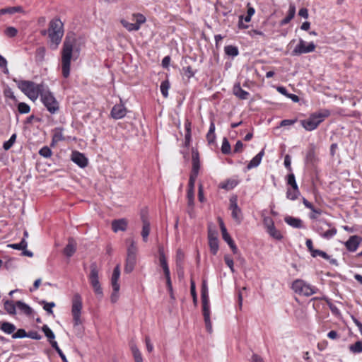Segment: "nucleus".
<instances>
[{
    "instance_id": "nucleus-1",
    "label": "nucleus",
    "mask_w": 362,
    "mask_h": 362,
    "mask_svg": "<svg viewBox=\"0 0 362 362\" xmlns=\"http://www.w3.org/2000/svg\"><path fill=\"white\" fill-rule=\"evenodd\" d=\"M76 41L74 35H67L63 43L62 49V76L66 78L70 75L71 60Z\"/></svg>"
},
{
    "instance_id": "nucleus-2",
    "label": "nucleus",
    "mask_w": 362,
    "mask_h": 362,
    "mask_svg": "<svg viewBox=\"0 0 362 362\" xmlns=\"http://www.w3.org/2000/svg\"><path fill=\"white\" fill-rule=\"evenodd\" d=\"M18 88L30 100L35 102L40 95L45 89L44 84L36 83L29 80H15Z\"/></svg>"
},
{
    "instance_id": "nucleus-3",
    "label": "nucleus",
    "mask_w": 362,
    "mask_h": 362,
    "mask_svg": "<svg viewBox=\"0 0 362 362\" xmlns=\"http://www.w3.org/2000/svg\"><path fill=\"white\" fill-rule=\"evenodd\" d=\"M329 115V110H322L320 112L312 114L308 119L301 120L300 123L307 131H313L317 129L320 124Z\"/></svg>"
},
{
    "instance_id": "nucleus-4",
    "label": "nucleus",
    "mask_w": 362,
    "mask_h": 362,
    "mask_svg": "<svg viewBox=\"0 0 362 362\" xmlns=\"http://www.w3.org/2000/svg\"><path fill=\"white\" fill-rule=\"evenodd\" d=\"M48 34L51 41L58 45L64 35V24L59 18L52 19L49 24Z\"/></svg>"
},
{
    "instance_id": "nucleus-5",
    "label": "nucleus",
    "mask_w": 362,
    "mask_h": 362,
    "mask_svg": "<svg viewBox=\"0 0 362 362\" xmlns=\"http://www.w3.org/2000/svg\"><path fill=\"white\" fill-rule=\"evenodd\" d=\"M40 97L42 104L51 114H56L59 110V103L48 88L43 90Z\"/></svg>"
},
{
    "instance_id": "nucleus-6",
    "label": "nucleus",
    "mask_w": 362,
    "mask_h": 362,
    "mask_svg": "<svg viewBox=\"0 0 362 362\" xmlns=\"http://www.w3.org/2000/svg\"><path fill=\"white\" fill-rule=\"evenodd\" d=\"M99 271L100 269L97 264L95 262L91 263L90 265L88 280L95 295L99 298H102L103 296V291L99 281Z\"/></svg>"
},
{
    "instance_id": "nucleus-7",
    "label": "nucleus",
    "mask_w": 362,
    "mask_h": 362,
    "mask_svg": "<svg viewBox=\"0 0 362 362\" xmlns=\"http://www.w3.org/2000/svg\"><path fill=\"white\" fill-rule=\"evenodd\" d=\"M82 307L81 296L76 293L73 296L71 305V314L75 328H78L82 325L83 322L81 317Z\"/></svg>"
},
{
    "instance_id": "nucleus-8",
    "label": "nucleus",
    "mask_w": 362,
    "mask_h": 362,
    "mask_svg": "<svg viewBox=\"0 0 362 362\" xmlns=\"http://www.w3.org/2000/svg\"><path fill=\"white\" fill-rule=\"evenodd\" d=\"M292 289L299 295L310 296L316 293L317 288L302 279H296L292 284Z\"/></svg>"
},
{
    "instance_id": "nucleus-9",
    "label": "nucleus",
    "mask_w": 362,
    "mask_h": 362,
    "mask_svg": "<svg viewBox=\"0 0 362 362\" xmlns=\"http://www.w3.org/2000/svg\"><path fill=\"white\" fill-rule=\"evenodd\" d=\"M129 245L127 248V256L124 267V272L130 273L133 271L136 263L137 247L133 240H129Z\"/></svg>"
},
{
    "instance_id": "nucleus-10",
    "label": "nucleus",
    "mask_w": 362,
    "mask_h": 362,
    "mask_svg": "<svg viewBox=\"0 0 362 362\" xmlns=\"http://www.w3.org/2000/svg\"><path fill=\"white\" fill-rule=\"evenodd\" d=\"M315 230L324 238L330 239L337 234V229L323 219H320L315 225Z\"/></svg>"
},
{
    "instance_id": "nucleus-11",
    "label": "nucleus",
    "mask_w": 362,
    "mask_h": 362,
    "mask_svg": "<svg viewBox=\"0 0 362 362\" xmlns=\"http://www.w3.org/2000/svg\"><path fill=\"white\" fill-rule=\"evenodd\" d=\"M133 20L135 23H129L124 19H121L120 23L129 32L137 31L140 29L141 25L146 21V17L139 13H133Z\"/></svg>"
},
{
    "instance_id": "nucleus-12",
    "label": "nucleus",
    "mask_w": 362,
    "mask_h": 362,
    "mask_svg": "<svg viewBox=\"0 0 362 362\" xmlns=\"http://www.w3.org/2000/svg\"><path fill=\"white\" fill-rule=\"evenodd\" d=\"M315 48L316 46L313 42L308 43L305 40L300 39L298 44L292 51V54L294 56H299L303 54L310 53L314 52Z\"/></svg>"
},
{
    "instance_id": "nucleus-13",
    "label": "nucleus",
    "mask_w": 362,
    "mask_h": 362,
    "mask_svg": "<svg viewBox=\"0 0 362 362\" xmlns=\"http://www.w3.org/2000/svg\"><path fill=\"white\" fill-rule=\"evenodd\" d=\"M230 209L231 210V216L233 218L240 223L242 221L241 210L238 207L236 198H231L230 199Z\"/></svg>"
},
{
    "instance_id": "nucleus-14",
    "label": "nucleus",
    "mask_w": 362,
    "mask_h": 362,
    "mask_svg": "<svg viewBox=\"0 0 362 362\" xmlns=\"http://www.w3.org/2000/svg\"><path fill=\"white\" fill-rule=\"evenodd\" d=\"M127 108L124 107L123 104H116L112 108L110 115L113 119H119L124 117L127 114Z\"/></svg>"
},
{
    "instance_id": "nucleus-15",
    "label": "nucleus",
    "mask_w": 362,
    "mask_h": 362,
    "mask_svg": "<svg viewBox=\"0 0 362 362\" xmlns=\"http://www.w3.org/2000/svg\"><path fill=\"white\" fill-rule=\"evenodd\" d=\"M362 241V238L358 235H352L349 238V239L345 243V246L346 249L350 252H355L361 242Z\"/></svg>"
},
{
    "instance_id": "nucleus-16",
    "label": "nucleus",
    "mask_w": 362,
    "mask_h": 362,
    "mask_svg": "<svg viewBox=\"0 0 362 362\" xmlns=\"http://www.w3.org/2000/svg\"><path fill=\"white\" fill-rule=\"evenodd\" d=\"M128 222L125 218L114 220L112 222V229L115 233L118 231H125L127 228Z\"/></svg>"
},
{
    "instance_id": "nucleus-17",
    "label": "nucleus",
    "mask_w": 362,
    "mask_h": 362,
    "mask_svg": "<svg viewBox=\"0 0 362 362\" xmlns=\"http://www.w3.org/2000/svg\"><path fill=\"white\" fill-rule=\"evenodd\" d=\"M185 147L189 148L192 141V122L189 119L185 121Z\"/></svg>"
},
{
    "instance_id": "nucleus-18",
    "label": "nucleus",
    "mask_w": 362,
    "mask_h": 362,
    "mask_svg": "<svg viewBox=\"0 0 362 362\" xmlns=\"http://www.w3.org/2000/svg\"><path fill=\"white\" fill-rule=\"evenodd\" d=\"M201 168L199 160H193L192 171L189 176V182L195 183L196 179L199 175Z\"/></svg>"
},
{
    "instance_id": "nucleus-19",
    "label": "nucleus",
    "mask_w": 362,
    "mask_h": 362,
    "mask_svg": "<svg viewBox=\"0 0 362 362\" xmlns=\"http://www.w3.org/2000/svg\"><path fill=\"white\" fill-rule=\"evenodd\" d=\"M201 168L199 160H193L192 171L189 176V182L195 183L196 179L199 175Z\"/></svg>"
},
{
    "instance_id": "nucleus-20",
    "label": "nucleus",
    "mask_w": 362,
    "mask_h": 362,
    "mask_svg": "<svg viewBox=\"0 0 362 362\" xmlns=\"http://www.w3.org/2000/svg\"><path fill=\"white\" fill-rule=\"evenodd\" d=\"M120 276V269L119 266L117 265L115 267L112 277H111V285L112 287V290L117 291L118 288H120L119 284L118 283L119 279Z\"/></svg>"
},
{
    "instance_id": "nucleus-21",
    "label": "nucleus",
    "mask_w": 362,
    "mask_h": 362,
    "mask_svg": "<svg viewBox=\"0 0 362 362\" xmlns=\"http://www.w3.org/2000/svg\"><path fill=\"white\" fill-rule=\"evenodd\" d=\"M239 183V181L235 178H230L227 180L222 182L219 184L218 187L225 190L229 191L235 187Z\"/></svg>"
},
{
    "instance_id": "nucleus-22",
    "label": "nucleus",
    "mask_w": 362,
    "mask_h": 362,
    "mask_svg": "<svg viewBox=\"0 0 362 362\" xmlns=\"http://www.w3.org/2000/svg\"><path fill=\"white\" fill-rule=\"evenodd\" d=\"M141 221L143 223L142 230H141V236L143 238V240L144 242H146L148 240V236L150 233V222L148 221V219L144 216H141Z\"/></svg>"
},
{
    "instance_id": "nucleus-23",
    "label": "nucleus",
    "mask_w": 362,
    "mask_h": 362,
    "mask_svg": "<svg viewBox=\"0 0 362 362\" xmlns=\"http://www.w3.org/2000/svg\"><path fill=\"white\" fill-rule=\"evenodd\" d=\"M202 310L209 309V300L208 296V288L205 281L203 282L202 288Z\"/></svg>"
},
{
    "instance_id": "nucleus-24",
    "label": "nucleus",
    "mask_w": 362,
    "mask_h": 362,
    "mask_svg": "<svg viewBox=\"0 0 362 362\" xmlns=\"http://www.w3.org/2000/svg\"><path fill=\"white\" fill-rule=\"evenodd\" d=\"M209 244L210 250L213 255H216L218 250V241L216 235L209 233Z\"/></svg>"
},
{
    "instance_id": "nucleus-25",
    "label": "nucleus",
    "mask_w": 362,
    "mask_h": 362,
    "mask_svg": "<svg viewBox=\"0 0 362 362\" xmlns=\"http://www.w3.org/2000/svg\"><path fill=\"white\" fill-rule=\"evenodd\" d=\"M312 257H316L317 256H320L322 257L323 259L327 260L329 262L330 264L334 265H337V260L336 259L332 258L329 255H328L325 252L320 250H315V251H313V253L311 255Z\"/></svg>"
},
{
    "instance_id": "nucleus-26",
    "label": "nucleus",
    "mask_w": 362,
    "mask_h": 362,
    "mask_svg": "<svg viewBox=\"0 0 362 362\" xmlns=\"http://www.w3.org/2000/svg\"><path fill=\"white\" fill-rule=\"evenodd\" d=\"M295 14H296V6L293 4H291L289 5L288 14L284 19H282L281 21L280 25H285L288 24L294 18Z\"/></svg>"
},
{
    "instance_id": "nucleus-27",
    "label": "nucleus",
    "mask_w": 362,
    "mask_h": 362,
    "mask_svg": "<svg viewBox=\"0 0 362 362\" xmlns=\"http://www.w3.org/2000/svg\"><path fill=\"white\" fill-rule=\"evenodd\" d=\"M76 250V244L73 239H69V243L64 249V254L68 257H71Z\"/></svg>"
},
{
    "instance_id": "nucleus-28",
    "label": "nucleus",
    "mask_w": 362,
    "mask_h": 362,
    "mask_svg": "<svg viewBox=\"0 0 362 362\" xmlns=\"http://www.w3.org/2000/svg\"><path fill=\"white\" fill-rule=\"evenodd\" d=\"M16 13H24V10L22 6H12V7H6L0 9V16L5 14H14Z\"/></svg>"
},
{
    "instance_id": "nucleus-29",
    "label": "nucleus",
    "mask_w": 362,
    "mask_h": 362,
    "mask_svg": "<svg viewBox=\"0 0 362 362\" xmlns=\"http://www.w3.org/2000/svg\"><path fill=\"white\" fill-rule=\"evenodd\" d=\"M65 140L63 134V128L57 127L53 130L52 144H57L59 141Z\"/></svg>"
},
{
    "instance_id": "nucleus-30",
    "label": "nucleus",
    "mask_w": 362,
    "mask_h": 362,
    "mask_svg": "<svg viewBox=\"0 0 362 362\" xmlns=\"http://www.w3.org/2000/svg\"><path fill=\"white\" fill-rule=\"evenodd\" d=\"M16 303L10 300H4V308L5 310L11 315L16 314Z\"/></svg>"
},
{
    "instance_id": "nucleus-31",
    "label": "nucleus",
    "mask_w": 362,
    "mask_h": 362,
    "mask_svg": "<svg viewBox=\"0 0 362 362\" xmlns=\"http://www.w3.org/2000/svg\"><path fill=\"white\" fill-rule=\"evenodd\" d=\"M284 221L287 224L293 228H300L303 227L302 221L300 218L292 216H286L284 218Z\"/></svg>"
},
{
    "instance_id": "nucleus-32",
    "label": "nucleus",
    "mask_w": 362,
    "mask_h": 362,
    "mask_svg": "<svg viewBox=\"0 0 362 362\" xmlns=\"http://www.w3.org/2000/svg\"><path fill=\"white\" fill-rule=\"evenodd\" d=\"M233 93L235 96H237L238 98L241 100H245L247 99L250 93L242 89L240 85L235 86L233 88Z\"/></svg>"
},
{
    "instance_id": "nucleus-33",
    "label": "nucleus",
    "mask_w": 362,
    "mask_h": 362,
    "mask_svg": "<svg viewBox=\"0 0 362 362\" xmlns=\"http://www.w3.org/2000/svg\"><path fill=\"white\" fill-rule=\"evenodd\" d=\"M203 315L206 330L211 333L212 332V325L210 320V308L203 310Z\"/></svg>"
},
{
    "instance_id": "nucleus-34",
    "label": "nucleus",
    "mask_w": 362,
    "mask_h": 362,
    "mask_svg": "<svg viewBox=\"0 0 362 362\" xmlns=\"http://www.w3.org/2000/svg\"><path fill=\"white\" fill-rule=\"evenodd\" d=\"M206 140L209 144H213L216 139L215 134V124L213 122H211L209 129L206 134Z\"/></svg>"
},
{
    "instance_id": "nucleus-35",
    "label": "nucleus",
    "mask_w": 362,
    "mask_h": 362,
    "mask_svg": "<svg viewBox=\"0 0 362 362\" xmlns=\"http://www.w3.org/2000/svg\"><path fill=\"white\" fill-rule=\"evenodd\" d=\"M16 306L17 308L24 314L27 315H30L32 314L33 310L32 308L25 303L18 300L16 302Z\"/></svg>"
},
{
    "instance_id": "nucleus-36",
    "label": "nucleus",
    "mask_w": 362,
    "mask_h": 362,
    "mask_svg": "<svg viewBox=\"0 0 362 362\" xmlns=\"http://www.w3.org/2000/svg\"><path fill=\"white\" fill-rule=\"evenodd\" d=\"M0 329L6 334H12L16 330V326L12 323L4 322L1 324Z\"/></svg>"
},
{
    "instance_id": "nucleus-37",
    "label": "nucleus",
    "mask_w": 362,
    "mask_h": 362,
    "mask_svg": "<svg viewBox=\"0 0 362 362\" xmlns=\"http://www.w3.org/2000/svg\"><path fill=\"white\" fill-rule=\"evenodd\" d=\"M224 52L226 55L235 57L239 54L238 48L233 45H227L224 47Z\"/></svg>"
},
{
    "instance_id": "nucleus-38",
    "label": "nucleus",
    "mask_w": 362,
    "mask_h": 362,
    "mask_svg": "<svg viewBox=\"0 0 362 362\" xmlns=\"http://www.w3.org/2000/svg\"><path fill=\"white\" fill-rule=\"evenodd\" d=\"M317 147L314 144H310L307 148L306 158H315L317 155Z\"/></svg>"
},
{
    "instance_id": "nucleus-39",
    "label": "nucleus",
    "mask_w": 362,
    "mask_h": 362,
    "mask_svg": "<svg viewBox=\"0 0 362 362\" xmlns=\"http://www.w3.org/2000/svg\"><path fill=\"white\" fill-rule=\"evenodd\" d=\"M170 84L168 79L161 82L160 89L163 96L166 98L168 97V90L170 89Z\"/></svg>"
},
{
    "instance_id": "nucleus-40",
    "label": "nucleus",
    "mask_w": 362,
    "mask_h": 362,
    "mask_svg": "<svg viewBox=\"0 0 362 362\" xmlns=\"http://www.w3.org/2000/svg\"><path fill=\"white\" fill-rule=\"evenodd\" d=\"M158 252H159V262H160V265L162 267L163 270L165 269V268H169L163 247H159Z\"/></svg>"
},
{
    "instance_id": "nucleus-41",
    "label": "nucleus",
    "mask_w": 362,
    "mask_h": 362,
    "mask_svg": "<svg viewBox=\"0 0 362 362\" xmlns=\"http://www.w3.org/2000/svg\"><path fill=\"white\" fill-rule=\"evenodd\" d=\"M131 350L135 362H143V358L140 351L136 345L131 346Z\"/></svg>"
},
{
    "instance_id": "nucleus-42",
    "label": "nucleus",
    "mask_w": 362,
    "mask_h": 362,
    "mask_svg": "<svg viewBox=\"0 0 362 362\" xmlns=\"http://www.w3.org/2000/svg\"><path fill=\"white\" fill-rule=\"evenodd\" d=\"M221 152L225 155H230L232 153L230 144L226 138H223V139Z\"/></svg>"
},
{
    "instance_id": "nucleus-43",
    "label": "nucleus",
    "mask_w": 362,
    "mask_h": 362,
    "mask_svg": "<svg viewBox=\"0 0 362 362\" xmlns=\"http://www.w3.org/2000/svg\"><path fill=\"white\" fill-rule=\"evenodd\" d=\"M299 194L300 192L298 188L293 189L291 187V189H288L286 192V197L291 200L296 199Z\"/></svg>"
},
{
    "instance_id": "nucleus-44",
    "label": "nucleus",
    "mask_w": 362,
    "mask_h": 362,
    "mask_svg": "<svg viewBox=\"0 0 362 362\" xmlns=\"http://www.w3.org/2000/svg\"><path fill=\"white\" fill-rule=\"evenodd\" d=\"M267 233L269 234L270 236L272 238L276 239V240H281L282 238V235L274 226L267 229Z\"/></svg>"
},
{
    "instance_id": "nucleus-45",
    "label": "nucleus",
    "mask_w": 362,
    "mask_h": 362,
    "mask_svg": "<svg viewBox=\"0 0 362 362\" xmlns=\"http://www.w3.org/2000/svg\"><path fill=\"white\" fill-rule=\"evenodd\" d=\"M17 107L20 114H28L30 112V105L23 102L18 103Z\"/></svg>"
},
{
    "instance_id": "nucleus-46",
    "label": "nucleus",
    "mask_w": 362,
    "mask_h": 362,
    "mask_svg": "<svg viewBox=\"0 0 362 362\" xmlns=\"http://www.w3.org/2000/svg\"><path fill=\"white\" fill-rule=\"evenodd\" d=\"M50 344H51L52 347L53 349H54L56 350V351L58 353V354L59 355V356L62 358V360L63 361V362H68L66 356L64 354L62 351L59 347L57 342L56 341H51Z\"/></svg>"
},
{
    "instance_id": "nucleus-47",
    "label": "nucleus",
    "mask_w": 362,
    "mask_h": 362,
    "mask_svg": "<svg viewBox=\"0 0 362 362\" xmlns=\"http://www.w3.org/2000/svg\"><path fill=\"white\" fill-rule=\"evenodd\" d=\"M46 49L44 47H40L37 48L35 51V59L37 61L42 62L44 60L45 56Z\"/></svg>"
},
{
    "instance_id": "nucleus-48",
    "label": "nucleus",
    "mask_w": 362,
    "mask_h": 362,
    "mask_svg": "<svg viewBox=\"0 0 362 362\" xmlns=\"http://www.w3.org/2000/svg\"><path fill=\"white\" fill-rule=\"evenodd\" d=\"M42 332H44L45 335L47 337V339L49 340V342L51 341H54V338H55V335L53 333V332L49 329V327L45 325L42 327Z\"/></svg>"
},
{
    "instance_id": "nucleus-49",
    "label": "nucleus",
    "mask_w": 362,
    "mask_h": 362,
    "mask_svg": "<svg viewBox=\"0 0 362 362\" xmlns=\"http://www.w3.org/2000/svg\"><path fill=\"white\" fill-rule=\"evenodd\" d=\"M349 350L354 354H359L362 352V342L356 341L355 344L350 345Z\"/></svg>"
},
{
    "instance_id": "nucleus-50",
    "label": "nucleus",
    "mask_w": 362,
    "mask_h": 362,
    "mask_svg": "<svg viewBox=\"0 0 362 362\" xmlns=\"http://www.w3.org/2000/svg\"><path fill=\"white\" fill-rule=\"evenodd\" d=\"M4 95L6 98L11 99L14 103H17L18 102V99L15 96L12 89L11 88H9V87H7L6 88H5L4 90Z\"/></svg>"
},
{
    "instance_id": "nucleus-51",
    "label": "nucleus",
    "mask_w": 362,
    "mask_h": 362,
    "mask_svg": "<svg viewBox=\"0 0 362 362\" xmlns=\"http://www.w3.org/2000/svg\"><path fill=\"white\" fill-rule=\"evenodd\" d=\"M27 245H28L27 242L25 241V239H23L21 241V243L8 245V247H10L13 249H15V250H23L26 249Z\"/></svg>"
},
{
    "instance_id": "nucleus-52",
    "label": "nucleus",
    "mask_w": 362,
    "mask_h": 362,
    "mask_svg": "<svg viewBox=\"0 0 362 362\" xmlns=\"http://www.w3.org/2000/svg\"><path fill=\"white\" fill-rule=\"evenodd\" d=\"M287 184L289 185L292 188H298V185L296 182L295 175L293 173H290L287 176Z\"/></svg>"
},
{
    "instance_id": "nucleus-53",
    "label": "nucleus",
    "mask_w": 362,
    "mask_h": 362,
    "mask_svg": "<svg viewBox=\"0 0 362 362\" xmlns=\"http://www.w3.org/2000/svg\"><path fill=\"white\" fill-rule=\"evenodd\" d=\"M16 139V134H12L11 136L10 137V139L7 141L4 142V146H3L5 150H8L9 148H11V146L15 143Z\"/></svg>"
},
{
    "instance_id": "nucleus-54",
    "label": "nucleus",
    "mask_w": 362,
    "mask_h": 362,
    "mask_svg": "<svg viewBox=\"0 0 362 362\" xmlns=\"http://www.w3.org/2000/svg\"><path fill=\"white\" fill-rule=\"evenodd\" d=\"M194 187L195 183L189 182L188 191H187V199L192 200L194 199Z\"/></svg>"
},
{
    "instance_id": "nucleus-55",
    "label": "nucleus",
    "mask_w": 362,
    "mask_h": 362,
    "mask_svg": "<svg viewBox=\"0 0 362 362\" xmlns=\"http://www.w3.org/2000/svg\"><path fill=\"white\" fill-rule=\"evenodd\" d=\"M303 203L305 205V206L309 209H310L313 212L317 213L318 214H320L322 213V211L320 209H316L313 204L309 202L306 199L303 198Z\"/></svg>"
},
{
    "instance_id": "nucleus-56",
    "label": "nucleus",
    "mask_w": 362,
    "mask_h": 362,
    "mask_svg": "<svg viewBox=\"0 0 362 362\" xmlns=\"http://www.w3.org/2000/svg\"><path fill=\"white\" fill-rule=\"evenodd\" d=\"M247 34L252 37H255L256 35H259L261 36L263 39H266L265 34L262 31L258 30L252 29L247 31Z\"/></svg>"
},
{
    "instance_id": "nucleus-57",
    "label": "nucleus",
    "mask_w": 362,
    "mask_h": 362,
    "mask_svg": "<svg viewBox=\"0 0 362 362\" xmlns=\"http://www.w3.org/2000/svg\"><path fill=\"white\" fill-rule=\"evenodd\" d=\"M27 332L23 329H19L16 332L13 333L12 335L13 339H18V338H24L27 337Z\"/></svg>"
},
{
    "instance_id": "nucleus-58",
    "label": "nucleus",
    "mask_w": 362,
    "mask_h": 362,
    "mask_svg": "<svg viewBox=\"0 0 362 362\" xmlns=\"http://www.w3.org/2000/svg\"><path fill=\"white\" fill-rule=\"evenodd\" d=\"M39 153L40 156L45 158H47L51 156L52 151L49 147L44 146L40 150Z\"/></svg>"
},
{
    "instance_id": "nucleus-59",
    "label": "nucleus",
    "mask_w": 362,
    "mask_h": 362,
    "mask_svg": "<svg viewBox=\"0 0 362 362\" xmlns=\"http://www.w3.org/2000/svg\"><path fill=\"white\" fill-rule=\"evenodd\" d=\"M17 33H18V30L14 27H11V26L8 27L5 30V34L10 37H15L17 35Z\"/></svg>"
},
{
    "instance_id": "nucleus-60",
    "label": "nucleus",
    "mask_w": 362,
    "mask_h": 362,
    "mask_svg": "<svg viewBox=\"0 0 362 362\" xmlns=\"http://www.w3.org/2000/svg\"><path fill=\"white\" fill-rule=\"evenodd\" d=\"M182 71L184 74L188 78H190L194 76V72L193 71L192 67L190 66H187L182 68Z\"/></svg>"
},
{
    "instance_id": "nucleus-61",
    "label": "nucleus",
    "mask_w": 362,
    "mask_h": 362,
    "mask_svg": "<svg viewBox=\"0 0 362 362\" xmlns=\"http://www.w3.org/2000/svg\"><path fill=\"white\" fill-rule=\"evenodd\" d=\"M43 303H44L43 308L45 309V310H46L49 314H52L53 313L52 308L55 306V303L54 302H50V303L43 302Z\"/></svg>"
},
{
    "instance_id": "nucleus-62",
    "label": "nucleus",
    "mask_w": 362,
    "mask_h": 362,
    "mask_svg": "<svg viewBox=\"0 0 362 362\" xmlns=\"http://www.w3.org/2000/svg\"><path fill=\"white\" fill-rule=\"evenodd\" d=\"M224 260L227 266L230 268V271L233 273L235 272L233 267V260L228 255H225Z\"/></svg>"
},
{
    "instance_id": "nucleus-63",
    "label": "nucleus",
    "mask_w": 362,
    "mask_h": 362,
    "mask_svg": "<svg viewBox=\"0 0 362 362\" xmlns=\"http://www.w3.org/2000/svg\"><path fill=\"white\" fill-rule=\"evenodd\" d=\"M7 60L0 54V67L4 69V72L7 74L8 72V69L7 68Z\"/></svg>"
},
{
    "instance_id": "nucleus-64",
    "label": "nucleus",
    "mask_w": 362,
    "mask_h": 362,
    "mask_svg": "<svg viewBox=\"0 0 362 362\" xmlns=\"http://www.w3.org/2000/svg\"><path fill=\"white\" fill-rule=\"evenodd\" d=\"M263 223L267 229L274 225L272 218L269 216L264 217Z\"/></svg>"
}]
</instances>
